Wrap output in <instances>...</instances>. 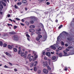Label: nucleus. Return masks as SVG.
Wrapping results in <instances>:
<instances>
[{
	"label": "nucleus",
	"mask_w": 74,
	"mask_h": 74,
	"mask_svg": "<svg viewBox=\"0 0 74 74\" xmlns=\"http://www.w3.org/2000/svg\"><path fill=\"white\" fill-rule=\"evenodd\" d=\"M7 36V34H3V36H4L5 37V36Z\"/></svg>",
	"instance_id": "61"
},
{
	"label": "nucleus",
	"mask_w": 74,
	"mask_h": 74,
	"mask_svg": "<svg viewBox=\"0 0 74 74\" xmlns=\"http://www.w3.org/2000/svg\"><path fill=\"white\" fill-rule=\"evenodd\" d=\"M29 59V61L30 62H32V60H33V56H32L31 57H30Z\"/></svg>",
	"instance_id": "8"
},
{
	"label": "nucleus",
	"mask_w": 74,
	"mask_h": 74,
	"mask_svg": "<svg viewBox=\"0 0 74 74\" xmlns=\"http://www.w3.org/2000/svg\"><path fill=\"white\" fill-rule=\"evenodd\" d=\"M47 35H44L43 36V40H44V41H45L47 40Z\"/></svg>",
	"instance_id": "11"
},
{
	"label": "nucleus",
	"mask_w": 74,
	"mask_h": 74,
	"mask_svg": "<svg viewBox=\"0 0 74 74\" xmlns=\"http://www.w3.org/2000/svg\"><path fill=\"white\" fill-rule=\"evenodd\" d=\"M17 4H18V5H21V4H22V2H18L17 3Z\"/></svg>",
	"instance_id": "28"
},
{
	"label": "nucleus",
	"mask_w": 74,
	"mask_h": 74,
	"mask_svg": "<svg viewBox=\"0 0 74 74\" xmlns=\"http://www.w3.org/2000/svg\"><path fill=\"white\" fill-rule=\"evenodd\" d=\"M33 55L34 56V58L33 60H32V62H34V61H35V60H36V59L37 58L38 56L36 55V52H35V51H33Z\"/></svg>",
	"instance_id": "3"
},
{
	"label": "nucleus",
	"mask_w": 74,
	"mask_h": 74,
	"mask_svg": "<svg viewBox=\"0 0 74 74\" xmlns=\"http://www.w3.org/2000/svg\"><path fill=\"white\" fill-rule=\"evenodd\" d=\"M9 20L11 22H13V20H12V19H11V18H10Z\"/></svg>",
	"instance_id": "57"
},
{
	"label": "nucleus",
	"mask_w": 74,
	"mask_h": 74,
	"mask_svg": "<svg viewBox=\"0 0 74 74\" xmlns=\"http://www.w3.org/2000/svg\"><path fill=\"white\" fill-rule=\"evenodd\" d=\"M30 28H35V26L34 25H31L29 27Z\"/></svg>",
	"instance_id": "18"
},
{
	"label": "nucleus",
	"mask_w": 74,
	"mask_h": 74,
	"mask_svg": "<svg viewBox=\"0 0 74 74\" xmlns=\"http://www.w3.org/2000/svg\"><path fill=\"white\" fill-rule=\"evenodd\" d=\"M13 50L15 52H16L18 51V50L16 48H14L13 49Z\"/></svg>",
	"instance_id": "14"
},
{
	"label": "nucleus",
	"mask_w": 74,
	"mask_h": 74,
	"mask_svg": "<svg viewBox=\"0 0 74 74\" xmlns=\"http://www.w3.org/2000/svg\"><path fill=\"white\" fill-rule=\"evenodd\" d=\"M61 44L62 45H64V42H61Z\"/></svg>",
	"instance_id": "36"
},
{
	"label": "nucleus",
	"mask_w": 74,
	"mask_h": 74,
	"mask_svg": "<svg viewBox=\"0 0 74 74\" xmlns=\"http://www.w3.org/2000/svg\"><path fill=\"white\" fill-rule=\"evenodd\" d=\"M17 27H17V26H15L14 27V29H16V28H17Z\"/></svg>",
	"instance_id": "45"
},
{
	"label": "nucleus",
	"mask_w": 74,
	"mask_h": 74,
	"mask_svg": "<svg viewBox=\"0 0 74 74\" xmlns=\"http://www.w3.org/2000/svg\"><path fill=\"white\" fill-rule=\"evenodd\" d=\"M8 56L9 57V58H11V56H12L10 54H9Z\"/></svg>",
	"instance_id": "44"
},
{
	"label": "nucleus",
	"mask_w": 74,
	"mask_h": 74,
	"mask_svg": "<svg viewBox=\"0 0 74 74\" xmlns=\"http://www.w3.org/2000/svg\"><path fill=\"white\" fill-rule=\"evenodd\" d=\"M8 26H12V25L10 24H8Z\"/></svg>",
	"instance_id": "40"
},
{
	"label": "nucleus",
	"mask_w": 74,
	"mask_h": 74,
	"mask_svg": "<svg viewBox=\"0 0 74 74\" xmlns=\"http://www.w3.org/2000/svg\"><path fill=\"white\" fill-rule=\"evenodd\" d=\"M8 48H9V49H12V47H11V46L10 45H8Z\"/></svg>",
	"instance_id": "13"
},
{
	"label": "nucleus",
	"mask_w": 74,
	"mask_h": 74,
	"mask_svg": "<svg viewBox=\"0 0 74 74\" xmlns=\"http://www.w3.org/2000/svg\"><path fill=\"white\" fill-rule=\"evenodd\" d=\"M63 26V25H61L59 27L58 29H61V27H62Z\"/></svg>",
	"instance_id": "38"
},
{
	"label": "nucleus",
	"mask_w": 74,
	"mask_h": 74,
	"mask_svg": "<svg viewBox=\"0 0 74 74\" xmlns=\"http://www.w3.org/2000/svg\"><path fill=\"white\" fill-rule=\"evenodd\" d=\"M68 51H69V50L67 49H66L65 51H64V56H67V52H68Z\"/></svg>",
	"instance_id": "5"
},
{
	"label": "nucleus",
	"mask_w": 74,
	"mask_h": 74,
	"mask_svg": "<svg viewBox=\"0 0 74 74\" xmlns=\"http://www.w3.org/2000/svg\"><path fill=\"white\" fill-rule=\"evenodd\" d=\"M59 57H62V53H59Z\"/></svg>",
	"instance_id": "29"
},
{
	"label": "nucleus",
	"mask_w": 74,
	"mask_h": 74,
	"mask_svg": "<svg viewBox=\"0 0 74 74\" xmlns=\"http://www.w3.org/2000/svg\"><path fill=\"white\" fill-rule=\"evenodd\" d=\"M64 70L65 71H67V67H65L64 68Z\"/></svg>",
	"instance_id": "37"
},
{
	"label": "nucleus",
	"mask_w": 74,
	"mask_h": 74,
	"mask_svg": "<svg viewBox=\"0 0 74 74\" xmlns=\"http://www.w3.org/2000/svg\"><path fill=\"white\" fill-rule=\"evenodd\" d=\"M14 71H18V70L16 68H15L14 69Z\"/></svg>",
	"instance_id": "58"
},
{
	"label": "nucleus",
	"mask_w": 74,
	"mask_h": 74,
	"mask_svg": "<svg viewBox=\"0 0 74 74\" xmlns=\"http://www.w3.org/2000/svg\"><path fill=\"white\" fill-rule=\"evenodd\" d=\"M56 59V56H53V57H52L51 58V59L52 60H55V59Z\"/></svg>",
	"instance_id": "16"
},
{
	"label": "nucleus",
	"mask_w": 74,
	"mask_h": 74,
	"mask_svg": "<svg viewBox=\"0 0 74 74\" xmlns=\"http://www.w3.org/2000/svg\"><path fill=\"white\" fill-rule=\"evenodd\" d=\"M34 70L35 71H37V69L36 67H35L34 68Z\"/></svg>",
	"instance_id": "27"
},
{
	"label": "nucleus",
	"mask_w": 74,
	"mask_h": 74,
	"mask_svg": "<svg viewBox=\"0 0 74 74\" xmlns=\"http://www.w3.org/2000/svg\"><path fill=\"white\" fill-rule=\"evenodd\" d=\"M22 3H24L25 4V3H27V1L25 0H23L22 1Z\"/></svg>",
	"instance_id": "19"
},
{
	"label": "nucleus",
	"mask_w": 74,
	"mask_h": 74,
	"mask_svg": "<svg viewBox=\"0 0 74 74\" xmlns=\"http://www.w3.org/2000/svg\"><path fill=\"white\" fill-rule=\"evenodd\" d=\"M4 67H5V68H8V66H7L6 65H5L4 66Z\"/></svg>",
	"instance_id": "46"
},
{
	"label": "nucleus",
	"mask_w": 74,
	"mask_h": 74,
	"mask_svg": "<svg viewBox=\"0 0 74 74\" xmlns=\"http://www.w3.org/2000/svg\"><path fill=\"white\" fill-rule=\"evenodd\" d=\"M21 25H22V26H25V25L23 23H20Z\"/></svg>",
	"instance_id": "59"
},
{
	"label": "nucleus",
	"mask_w": 74,
	"mask_h": 74,
	"mask_svg": "<svg viewBox=\"0 0 74 74\" xmlns=\"http://www.w3.org/2000/svg\"><path fill=\"white\" fill-rule=\"evenodd\" d=\"M59 36H58L57 38V42L56 44L54 45L51 46V48L52 49L55 50L56 49V47H58V45L59 44V43H58V42H59Z\"/></svg>",
	"instance_id": "1"
},
{
	"label": "nucleus",
	"mask_w": 74,
	"mask_h": 74,
	"mask_svg": "<svg viewBox=\"0 0 74 74\" xmlns=\"http://www.w3.org/2000/svg\"><path fill=\"white\" fill-rule=\"evenodd\" d=\"M21 56H23L25 55V53H24V52H22L21 53Z\"/></svg>",
	"instance_id": "22"
},
{
	"label": "nucleus",
	"mask_w": 74,
	"mask_h": 74,
	"mask_svg": "<svg viewBox=\"0 0 74 74\" xmlns=\"http://www.w3.org/2000/svg\"><path fill=\"white\" fill-rule=\"evenodd\" d=\"M5 54L6 55H8H8H9V53H8L6 52L5 53Z\"/></svg>",
	"instance_id": "51"
},
{
	"label": "nucleus",
	"mask_w": 74,
	"mask_h": 74,
	"mask_svg": "<svg viewBox=\"0 0 74 74\" xmlns=\"http://www.w3.org/2000/svg\"><path fill=\"white\" fill-rule=\"evenodd\" d=\"M46 4L47 5H49V4H50V3L49 2H47Z\"/></svg>",
	"instance_id": "47"
},
{
	"label": "nucleus",
	"mask_w": 74,
	"mask_h": 74,
	"mask_svg": "<svg viewBox=\"0 0 74 74\" xmlns=\"http://www.w3.org/2000/svg\"><path fill=\"white\" fill-rule=\"evenodd\" d=\"M25 23H26V25H29V22H28L27 21H26Z\"/></svg>",
	"instance_id": "41"
},
{
	"label": "nucleus",
	"mask_w": 74,
	"mask_h": 74,
	"mask_svg": "<svg viewBox=\"0 0 74 74\" xmlns=\"http://www.w3.org/2000/svg\"><path fill=\"white\" fill-rule=\"evenodd\" d=\"M18 53L19 55H21L22 53V50H18Z\"/></svg>",
	"instance_id": "15"
},
{
	"label": "nucleus",
	"mask_w": 74,
	"mask_h": 74,
	"mask_svg": "<svg viewBox=\"0 0 74 74\" xmlns=\"http://www.w3.org/2000/svg\"><path fill=\"white\" fill-rule=\"evenodd\" d=\"M21 21H22V22H25V20H24V19H22L21 20Z\"/></svg>",
	"instance_id": "60"
},
{
	"label": "nucleus",
	"mask_w": 74,
	"mask_h": 74,
	"mask_svg": "<svg viewBox=\"0 0 74 74\" xmlns=\"http://www.w3.org/2000/svg\"><path fill=\"white\" fill-rule=\"evenodd\" d=\"M46 55H47V56H48L49 57L51 56V53H50V52H47L46 53Z\"/></svg>",
	"instance_id": "9"
},
{
	"label": "nucleus",
	"mask_w": 74,
	"mask_h": 74,
	"mask_svg": "<svg viewBox=\"0 0 74 74\" xmlns=\"http://www.w3.org/2000/svg\"><path fill=\"white\" fill-rule=\"evenodd\" d=\"M27 40H28V41H30V39L28 37L27 38Z\"/></svg>",
	"instance_id": "62"
},
{
	"label": "nucleus",
	"mask_w": 74,
	"mask_h": 74,
	"mask_svg": "<svg viewBox=\"0 0 74 74\" xmlns=\"http://www.w3.org/2000/svg\"><path fill=\"white\" fill-rule=\"evenodd\" d=\"M10 34H16V32L14 31L11 32L9 33Z\"/></svg>",
	"instance_id": "10"
},
{
	"label": "nucleus",
	"mask_w": 74,
	"mask_h": 74,
	"mask_svg": "<svg viewBox=\"0 0 74 74\" xmlns=\"http://www.w3.org/2000/svg\"><path fill=\"white\" fill-rule=\"evenodd\" d=\"M7 46V45L5 43L3 44V47H6Z\"/></svg>",
	"instance_id": "25"
},
{
	"label": "nucleus",
	"mask_w": 74,
	"mask_h": 74,
	"mask_svg": "<svg viewBox=\"0 0 74 74\" xmlns=\"http://www.w3.org/2000/svg\"><path fill=\"white\" fill-rule=\"evenodd\" d=\"M43 55H45V52L44 51L43 52Z\"/></svg>",
	"instance_id": "56"
},
{
	"label": "nucleus",
	"mask_w": 74,
	"mask_h": 74,
	"mask_svg": "<svg viewBox=\"0 0 74 74\" xmlns=\"http://www.w3.org/2000/svg\"><path fill=\"white\" fill-rule=\"evenodd\" d=\"M29 32H31L32 33L34 32V29L31 28V29H29Z\"/></svg>",
	"instance_id": "12"
},
{
	"label": "nucleus",
	"mask_w": 74,
	"mask_h": 74,
	"mask_svg": "<svg viewBox=\"0 0 74 74\" xmlns=\"http://www.w3.org/2000/svg\"><path fill=\"white\" fill-rule=\"evenodd\" d=\"M30 55H31V54H29L28 55L27 57V58L28 59H29V58H30Z\"/></svg>",
	"instance_id": "31"
},
{
	"label": "nucleus",
	"mask_w": 74,
	"mask_h": 74,
	"mask_svg": "<svg viewBox=\"0 0 74 74\" xmlns=\"http://www.w3.org/2000/svg\"><path fill=\"white\" fill-rule=\"evenodd\" d=\"M14 7H15V8H16V9L17 8H18V6H16V5H14Z\"/></svg>",
	"instance_id": "39"
},
{
	"label": "nucleus",
	"mask_w": 74,
	"mask_h": 74,
	"mask_svg": "<svg viewBox=\"0 0 74 74\" xmlns=\"http://www.w3.org/2000/svg\"><path fill=\"white\" fill-rule=\"evenodd\" d=\"M68 40H69V41H72L73 40V38H67Z\"/></svg>",
	"instance_id": "23"
},
{
	"label": "nucleus",
	"mask_w": 74,
	"mask_h": 74,
	"mask_svg": "<svg viewBox=\"0 0 74 74\" xmlns=\"http://www.w3.org/2000/svg\"><path fill=\"white\" fill-rule=\"evenodd\" d=\"M1 8H3V5L0 4V9L1 10Z\"/></svg>",
	"instance_id": "20"
},
{
	"label": "nucleus",
	"mask_w": 74,
	"mask_h": 74,
	"mask_svg": "<svg viewBox=\"0 0 74 74\" xmlns=\"http://www.w3.org/2000/svg\"><path fill=\"white\" fill-rule=\"evenodd\" d=\"M3 45V42L1 41H0V46H1V47H2Z\"/></svg>",
	"instance_id": "21"
},
{
	"label": "nucleus",
	"mask_w": 74,
	"mask_h": 74,
	"mask_svg": "<svg viewBox=\"0 0 74 74\" xmlns=\"http://www.w3.org/2000/svg\"><path fill=\"white\" fill-rule=\"evenodd\" d=\"M12 38L14 41H18L19 40V38L18 36L17 35H14L13 36Z\"/></svg>",
	"instance_id": "4"
},
{
	"label": "nucleus",
	"mask_w": 74,
	"mask_h": 74,
	"mask_svg": "<svg viewBox=\"0 0 74 74\" xmlns=\"http://www.w3.org/2000/svg\"><path fill=\"white\" fill-rule=\"evenodd\" d=\"M34 63H35L34 66H36L37 64V61H35L34 62Z\"/></svg>",
	"instance_id": "35"
},
{
	"label": "nucleus",
	"mask_w": 74,
	"mask_h": 74,
	"mask_svg": "<svg viewBox=\"0 0 74 74\" xmlns=\"http://www.w3.org/2000/svg\"><path fill=\"white\" fill-rule=\"evenodd\" d=\"M16 19L17 21H20V19L18 18H16Z\"/></svg>",
	"instance_id": "52"
},
{
	"label": "nucleus",
	"mask_w": 74,
	"mask_h": 74,
	"mask_svg": "<svg viewBox=\"0 0 74 74\" xmlns=\"http://www.w3.org/2000/svg\"><path fill=\"white\" fill-rule=\"evenodd\" d=\"M33 65H34V64L33 62H32L31 64V65H30V67H33Z\"/></svg>",
	"instance_id": "32"
},
{
	"label": "nucleus",
	"mask_w": 74,
	"mask_h": 74,
	"mask_svg": "<svg viewBox=\"0 0 74 74\" xmlns=\"http://www.w3.org/2000/svg\"><path fill=\"white\" fill-rule=\"evenodd\" d=\"M30 23H31V24H33L34 23V21H30Z\"/></svg>",
	"instance_id": "33"
},
{
	"label": "nucleus",
	"mask_w": 74,
	"mask_h": 74,
	"mask_svg": "<svg viewBox=\"0 0 74 74\" xmlns=\"http://www.w3.org/2000/svg\"><path fill=\"white\" fill-rule=\"evenodd\" d=\"M47 67L48 70H49V71H51V69L50 67H49V66L48 65L47 66Z\"/></svg>",
	"instance_id": "17"
},
{
	"label": "nucleus",
	"mask_w": 74,
	"mask_h": 74,
	"mask_svg": "<svg viewBox=\"0 0 74 74\" xmlns=\"http://www.w3.org/2000/svg\"><path fill=\"white\" fill-rule=\"evenodd\" d=\"M58 49L60 50H62V47H59Z\"/></svg>",
	"instance_id": "48"
},
{
	"label": "nucleus",
	"mask_w": 74,
	"mask_h": 74,
	"mask_svg": "<svg viewBox=\"0 0 74 74\" xmlns=\"http://www.w3.org/2000/svg\"><path fill=\"white\" fill-rule=\"evenodd\" d=\"M36 33L38 35V36L36 38V39L37 41H39L40 40V39L41 38H42V35H40V34H41L40 32H36Z\"/></svg>",
	"instance_id": "2"
},
{
	"label": "nucleus",
	"mask_w": 74,
	"mask_h": 74,
	"mask_svg": "<svg viewBox=\"0 0 74 74\" xmlns=\"http://www.w3.org/2000/svg\"><path fill=\"white\" fill-rule=\"evenodd\" d=\"M44 59L45 60H47V57H45Z\"/></svg>",
	"instance_id": "55"
},
{
	"label": "nucleus",
	"mask_w": 74,
	"mask_h": 74,
	"mask_svg": "<svg viewBox=\"0 0 74 74\" xmlns=\"http://www.w3.org/2000/svg\"><path fill=\"white\" fill-rule=\"evenodd\" d=\"M2 3L3 4V6H4L5 7V6H6V4H5V3L4 2H2Z\"/></svg>",
	"instance_id": "34"
},
{
	"label": "nucleus",
	"mask_w": 74,
	"mask_h": 74,
	"mask_svg": "<svg viewBox=\"0 0 74 74\" xmlns=\"http://www.w3.org/2000/svg\"><path fill=\"white\" fill-rule=\"evenodd\" d=\"M28 53V52H27V51H25V55H26V54H27Z\"/></svg>",
	"instance_id": "54"
},
{
	"label": "nucleus",
	"mask_w": 74,
	"mask_h": 74,
	"mask_svg": "<svg viewBox=\"0 0 74 74\" xmlns=\"http://www.w3.org/2000/svg\"><path fill=\"white\" fill-rule=\"evenodd\" d=\"M47 60L49 62H50V61L51 60L49 59H47Z\"/></svg>",
	"instance_id": "50"
},
{
	"label": "nucleus",
	"mask_w": 74,
	"mask_h": 74,
	"mask_svg": "<svg viewBox=\"0 0 74 74\" xmlns=\"http://www.w3.org/2000/svg\"><path fill=\"white\" fill-rule=\"evenodd\" d=\"M19 50H21V47H18Z\"/></svg>",
	"instance_id": "63"
},
{
	"label": "nucleus",
	"mask_w": 74,
	"mask_h": 74,
	"mask_svg": "<svg viewBox=\"0 0 74 74\" xmlns=\"http://www.w3.org/2000/svg\"><path fill=\"white\" fill-rule=\"evenodd\" d=\"M68 45H67V44H65V46H66V47H68Z\"/></svg>",
	"instance_id": "64"
},
{
	"label": "nucleus",
	"mask_w": 74,
	"mask_h": 74,
	"mask_svg": "<svg viewBox=\"0 0 74 74\" xmlns=\"http://www.w3.org/2000/svg\"><path fill=\"white\" fill-rule=\"evenodd\" d=\"M47 64L48 62L47 61L43 62V66L44 67H45V66H48V65H47Z\"/></svg>",
	"instance_id": "6"
},
{
	"label": "nucleus",
	"mask_w": 74,
	"mask_h": 74,
	"mask_svg": "<svg viewBox=\"0 0 74 74\" xmlns=\"http://www.w3.org/2000/svg\"><path fill=\"white\" fill-rule=\"evenodd\" d=\"M47 51H50V48H47Z\"/></svg>",
	"instance_id": "49"
},
{
	"label": "nucleus",
	"mask_w": 74,
	"mask_h": 74,
	"mask_svg": "<svg viewBox=\"0 0 74 74\" xmlns=\"http://www.w3.org/2000/svg\"><path fill=\"white\" fill-rule=\"evenodd\" d=\"M41 70H38L37 71L38 73V74H40L41 73Z\"/></svg>",
	"instance_id": "24"
},
{
	"label": "nucleus",
	"mask_w": 74,
	"mask_h": 74,
	"mask_svg": "<svg viewBox=\"0 0 74 74\" xmlns=\"http://www.w3.org/2000/svg\"><path fill=\"white\" fill-rule=\"evenodd\" d=\"M43 71L45 74H48V71L46 69H44Z\"/></svg>",
	"instance_id": "7"
},
{
	"label": "nucleus",
	"mask_w": 74,
	"mask_h": 74,
	"mask_svg": "<svg viewBox=\"0 0 74 74\" xmlns=\"http://www.w3.org/2000/svg\"><path fill=\"white\" fill-rule=\"evenodd\" d=\"M26 36L27 37H30V36L28 34H27L26 35Z\"/></svg>",
	"instance_id": "53"
},
{
	"label": "nucleus",
	"mask_w": 74,
	"mask_h": 74,
	"mask_svg": "<svg viewBox=\"0 0 74 74\" xmlns=\"http://www.w3.org/2000/svg\"><path fill=\"white\" fill-rule=\"evenodd\" d=\"M24 58H26V57H27V56L26 55H24V56H23Z\"/></svg>",
	"instance_id": "43"
},
{
	"label": "nucleus",
	"mask_w": 74,
	"mask_h": 74,
	"mask_svg": "<svg viewBox=\"0 0 74 74\" xmlns=\"http://www.w3.org/2000/svg\"><path fill=\"white\" fill-rule=\"evenodd\" d=\"M31 19H32V20H35V17H31Z\"/></svg>",
	"instance_id": "30"
},
{
	"label": "nucleus",
	"mask_w": 74,
	"mask_h": 74,
	"mask_svg": "<svg viewBox=\"0 0 74 74\" xmlns=\"http://www.w3.org/2000/svg\"><path fill=\"white\" fill-rule=\"evenodd\" d=\"M37 30V32H40V31H41V29L39 28V29H38Z\"/></svg>",
	"instance_id": "26"
},
{
	"label": "nucleus",
	"mask_w": 74,
	"mask_h": 74,
	"mask_svg": "<svg viewBox=\"0 0 74 74\" xmlns=\"http://www.w3.org/2000/svg\"><path fill=\"white\" fill-rule=\"evenodd\" d=\"M68 48L69 49H71V48H73V47H71V46H69V47H68Z\"/></svg>",
	"instance_id": "42"
}]
</instances>
